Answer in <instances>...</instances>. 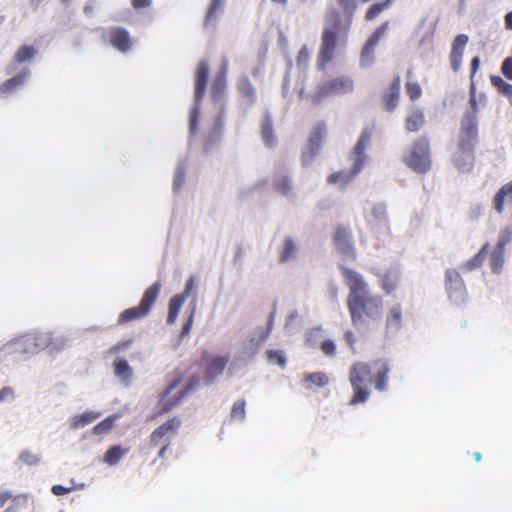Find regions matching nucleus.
<instances>
[{
	"label": "nucleus",
	"mask_w": 512,
	"mask_h": 512,
	"mask_svg": "<svg viewBox=\"0 0 512 512\" xmlns=\"http://www.w3.org/2000/svg\"><path fill=\"white\" fill-rule=\"evenodd\" d=\"M501 72L508 80H512V57H507L503 61Z\"/></svg>",
	"instance_id": "nucleus-51"
},
{
	"label": "nucleus",
	"mask_w": 512,
	"mask_h": 512,
	"mask_svg": "<svg viewBox=\"0 0 512 512\" xmlns=\"http://www.w3.org/2000/svg\"><path fill=\"white\" fill-rule=\"evenodd\" d=\"M127 452L128 449H122L121 446H112L104 454V462L110 466L116 465Z\"/></svg>",
	"instance_id": "nucleus-33"
},
{
	"label": "nucleus",
	"mask_w": 512,
	"mask_h": 512,
	"mask_svg": "<svg viewBox=\"0 0 512 512\" xmlns=\"http://www.w3.org/2000/svg\"><path fill=\"white\" fill-rule=\"evenodd\" d=\"M338 7L341 9V17L343 21L352 22V18L358 8L357 0H335Z\"/></svg>",
	"instance_id": "nucleus-29"
},
{
	"label": "nucleus",
	"mask_w": 512,
	"mask_h": 512,
	"mask_svg": "<svg viewBox=\"0 0 512 512\" xmlns=\"http://www.w3.org/2000/svg\"><path fill=\"white\" fill-rule=\"evenodd\" d=\"M100 417V413L93 412V411H86L82 414L75 415L71 419V428L78 429L81 427H84L90 423H92L94 420Z\"/></svg>",
	"instance_id": "nucleus-30"
},
{
	"label": "nucleus",
	"mask_w": 512,
	"mask_h": 512,
	"mask_svg": "<svg viewBox=\"0 0 512 512\" xmlns=\"http://www.w3.org/2000/svg\"><path fill=\"white\" fill-rule=\"evenodd\" d=\"M389 372V363L384 359H378L370 364L354 363L349 370V382L353 389V396L349 404L357 405L368 400L370 396L368 384H372L379 392L385 391L388 387Z\"/></svg>",
	"instance_id": "nucleus-2"
},
{
	"label": "nucleus",
	"mask_w": 512,
	"mask_h": 512,
	"mask_svg": "<svg viewBox=\"0 0 512 512\" xmlns=\"http://www.w3.org/2000/svg\"><path fill=\"white\" fill-rule=\"evenodd\" d=\"M488 247L489 245L485 244L477 254H475L469 261L465 263L464 268L470 271L480 267L484 261Z\"/></svg>",
	"instance_id": "nucleus-41"
},
{
	"label": "nucleus",
	"mask_w": 512,
	"mask_h": 512,
	"mask_svg": "<svg viewBox=\"0 0 512 512\" xmlns=\"http://www.w3.org/2000/svg\"><path fill=\"white\" fill-rule=\"evenodd\" d=\"M131 342L132 340L120 341L112 346L110 351L113 353H118L119 351L126 349L131 344Z\"/></svg>",
	"instance_id": "nucleus-58"
},
{
	"label": "nucleus",
	"mask_w": 512,
	"mask_h": 512,
	"mask_svg": "<svg viewBox=\"0 0 512 512\" xmlns=\"http://www.w3.org/2000/svg\"><path fill=\"white\" fill-rule=\"evenodd\" d=\"M350 26V22L343 21L338 9L330 7L327 10L317 56V68L319 70H324L333 59L338 45L346 42Z\"/></svg>",
	"instance_id": "nucleus-3"
},
{
	"label": "nucleus",
	"mask_w": 512,
	"mask_h": 512,
	"mask_svg": "<svg viewBox=\"0 0 512 512\" xmlns=\"http://www.w3.org/2000/svg\"><path fill=\"white\" fill-rule=\"evenodd\" d=\"M400 89L401 79L400 76H396L390 85L389 92L382 97L384 108L387 111L391 112L398 106Z\"/></svg>",
	"instance_id": "nucleus-22"
},
{
	"label": "nucleus",
	"mask_w": 512,
	"mask_h": 512,
	"mask_svg": "<svg viewBox=\"0 0 512 512\" xmlns=\"http://www.w3.org/2000/svg\"><path fill=\"white\" fill-rule=\"evenodd\" d=\"M194 314H195V306L193 307L190 315H189V318L187 319V321L184 323L183 327H182V330H181V336H185L187 334H189L191 328H192V324H193V319H194Z\"/></svg>",
	"instance_id": "nucleus-53"
},
{
	"label": "nucleus",
	"mask_w": 512,
	"mask_h": 512,
	"mask_svg": "<svg viewBox=\"0 0 512 512\" xmlns=\"http://www.w3.org/2000/svg\"><path fill=\"white\" fill-rule=\"evenodd\" d=\"M14 497L10 491L0 492V508L4 507L9 500L13 502Z\"/></svg>",
	"instance_id": "nucleus-60"
},
{
	"label": "nucleus",
	"mask_w": 512,
	"mask_h": 512,
	"mask_svg": "<svg viewBox=\"0 0 512 512\" xmlns=\"http://www.w3.org/2000/svg\"><path fill=\"white\" fill-rule=\"evenodd\" d=\"M261 135L266 146L273 147L275 138L273 133V126L270 117H266L261 124Z\"/></svg>",
	"instance_id": "nucleus-34"
},
{
	"label": "nucleus",
	"mask_w": 512,
	"mask_h": 512,
	"mask_svg": "<svg viewBox=\"0 0 512 512\" xmlns=\"http://www.w3.org/2000/svg\"><path fill=\"white\" fill-rule=\"evenodd\" d=\"M445 287L448 297L454 302H460L464 300L466 289L464 282L455 269H448L445 272Z\"/></svg>",
	"instance_id": "nucleus-14"
},
{
	"label": "nucleus",
	"mask_w": 512,
	"mask_h": 512,
	"mask_svg": "<svg viewBox=\"0 0 512 512\" xmlns=\"http://www.w3.org/2000/svg\"><path fill=\"white\" fill-rule=\"evenodd\" d=\"M237 90L240 95L248 101L249 104H254L256 102V91L248 76L244 75L238 80Z\"/></svg>",
	"instance_id": "nucleus-26"
},
{
	"label": "nucleus",
	"mask_w": 512,
	"mask_h": 512,
	"mask_svg": "<svg viewBox=\"0 0 512 512\" xmlns=\"http://www.w3.org/2000/svg\"><path fill=\"white\" fill-rule=\"evenodd\" d=\"M183 181V176L177 175L174 180V186L178 189L180 188V184Z\"/></svg>",
	"instance_id": "nucleus-64"
},
{
	"label": "nucleus",
	"mask_w": 512,
	"mask_h": 512,
	"mask_svg": "<svg viewBox=\"0 0 512 512\" xmlns=\"http://www.w3.org/2000/svg\"><path fill=\"white\" fill-rule=\"evenodd\" d=\"M425 124V116L421 109H413L405 119V129L408 132H417Z\"/></svg>",
	"instance_id": "nucleus-24"
},
{
	"label": "nucleus",
	"mask_w": 512,
	"mask_h": 512,
	"mask_svg": "<svg viewBox=\"0 0 512 512\" xmlns=\"http://www.w3.org/2000/svg\"><path fill=\"white\" fill-rule=\"evenodd\" d=\"M115 375L122 380H129L132 376V370L128 362L124 359L117 358L114 362Z\"/></svg>",
	"instance_id": "nucleus-36"
},
{
	"label": "nucleus",
	"mask_w": 512,
	"mask_h": 512,
	"mask_svg": "<svg viewBox=\"0 0 512 512\" xmlns=\"http://www.w3.org/2000/svg\"><path fill=\"white\" fill-rule=\"evenodd\" d=\"M404 162L417 173L427 172L431 164L428 139L422 137L414 141L409 153L404 157Z\"/></svg>",
	"instance_id": "nucleus-7"
},
{
	"label": "nucleus",
	"mask_w": 512,
	"mask_h": 512,
	"mask_svg": "<svg viewBox=\"0 0 512 512\" xmlns=\"http://www.w3.org/2000/svg\"><path fill=\"white\" fill-rule=\"evenodd\" d=\"M229 356H216L208 352H203L201 358L194 365L198 369H203V380L206 385H210L225 370Z\"/></svg>",
	"instance_id": "nucleus-8"
},
{
	"label": "nucleus",
	"mask_w": 512,
	"mask_h": 512,
	"mask_svg": "<svg viewBox=\"0 0 512 512\" xmlns=\"http://www.w3.org/2000/svg\"><path fill=\"white\" fill-rule=\"evenodd\" d=\"M181 426V420L177 417L170 418L162 425L157 427L149 437V445L157 447L162 442L171 441V438L177 433Z\"/></svg>",
	"instance_id": "nucleus-11"
},
{
	"label": "nucleus",
	"mask_w": 512,
	"mask_h": 512,
	"mask_svg": "<svg viewBox=\"0 0 512 512\" xmlns=\"http://www.w3.org/2000/svg\"><path fill=\"white\" fill-rule=\"evenodd\" d=\"M14 398V390L11 387H4L0 390V402H5Z\"/></svg>",
	"instance_id": "nucleus-55"
},
{
	"label": "nucleus",
	"mask_w": 512,
	"mask_h": 512,
	"mask_svg": "<svg viewBox=\"0 0 512 512\" xmlns=\"http://www.w3.org/2000/svg\"><path fill=\"white\" fill-rule=\"evenodd\" d=\"M209 77V66L205 60L199 62L196 70L195 80V101L199 103L206 91L207 81Z\"/></svg>",
	"instance_id": "nucleus-20"
},
{
	"label": "nucleus",
	"mask_w": 512,
	"mask_h": 512,
	"mask_svg": "<svg viewBox=\"0 0 512 512\" xmlns=\"http://www.w3.org/2000/svg\"><path fill=\"white\" fill-rule=\"evenodd\" d=\"M267 358L271 363H275L280 367H285L286 365V358L283 354V352L278 350H268L267 351Z\"/></svg>",
	"instance_id": "nucleus-47"
},
{
	"label": "nucleus",
	"mask_w": 512,
	"mask_h": 512,
	"mask_svg": "<svg viewBox=\"0 0 512 512\" xmlns=\"http://www.w3.org/2000/svg\"><path fill=\"white\" fill-rule=\"evenodd\" d=\"M506 202H512V181L504 184L494 197V208L497 213L504 211Z\"/></svg>",
	"instance_id": "nucleus-23"
},
{
	"label": "nucleus",
	"mask_w": 512,
	"mask_h": 512,
	"mask_svg": "<svg viewBox=\"0 0 512 512\" xmlns=\"http://www.w3.org/2000/svg\"><path fill=\"white\" fill-rule=\"evenodd\" d=\"M223 7L222 0H211L204 20V25L209 26L215 21L216 15Z\"/></svg>",
	"instance_id": "nucleus-40"
},
{
	"label": "nucleus",
	"mask_w": 512,
	"mask_h": 512,
	"mask_svg": "<svg viewBox=\"0 0 512 512\" xmlns=\"http://www.w3.org/2000/svg\"><path fill=\"white\" fill-rule=\"evenodd\" d=\"M469 103L471 110L467 111L461 121L459 133V149L467 155L469 163H464L460 157L455 158V165L461 170H470L473 165V145L477 140L478 135V120H477V101L475 96V86L471 85L469 91Z\"/></svg>",
	"instance_id": "nucleus-4"
},
{
	"label": "nucleus",
	"mask_w": 512,
	"mask_h": 512,
	"mask_svg": "<svg viewBox=\"0 0 512 512\" xmlns=\"http://www.w3.org/2000/svg\"><path fill=\"white\" fill-rule=\"evenodd\" d=\"M310 59V51L307 47V45H303L296 57V63L298 66H305Z\"/></svg>",
	"instance_id": "nucleus-49"
},
{
	"label": "nucleus",
	"mask_w": 512,
	"mask_h": 512,
	"mask_svg": "<svg viewBox=\"0 0 512 512\" xmlns=\"http://www.w3.org/2000/svg\"><path fill=\"white\" fill-rule=\"evenodd\" d=\"M504 262V250L496 247L495 251L490 256V265L493 272H499Z\"/></svg>",
	"instance_id": "nucleus-44"
},
{
	"label": "nucleus",
	"mask_w": 512,
	"mask_h": 512,
	"mask_svg": "<svg viewBox=\"0 0 512 512\" xmlns=\"http://www.w3.org/2000/svg\"><path fill=\"white\" fill-rule=\"evenodd\" d=\"M161 444H162V446H161V448H160V450H159V452H158V455H157L159 459H163V458H165L166 453H167V452L169 451V449H170L171 441H168V442H162Z\"/></svg>",
	"instance_id": "nucleus-62"
},
{
	"label": "nucleus",
	"mask_w": 512,
	"mask_h": 512,
	"mask_svg": "<svg viewBox=\"0 0 512 512\" xmlns=\"http://www.w3.org/2000/svg\"><path fill=\"white\" fill-rule=\"evenodd\" d=\"M326 134V125L324 122H318L312 128L309 138L308 144L313 153L317 152L320 148L321 141L323 140Z\"/></svg>",
	"instance_id": "nucleus-25"
},
{
	"label": "nucleus",
	"mask_w": 512,
	"mask_h": 512,
	"mask_svg": "<svg viewBox=\"0 0 512 512\" xmlns=\"http://www.w3.org/2000/svg\"><path fill=\"white\" fill-rule=\"evenodd\" d=\"M343 337H344V340L346 341V343L349 345V347L352 350H355L354 345L356 343V338L354 336V333L352 331L348 330L344 333Z\"/></svg>",
	"instance_id": "nucleus-57"
},
{
	"label": "nucleus",
	"mask_w": 512,
	"mask_h": 512,
	"mask_svg": "<svg viewBox=\"0 0 512 512\" xmlns=\"http://www.w3.org/2000/svg\"><path fill=\"white\" fill-rule=\"evenodd\" d=\"M274 188L285 197L292 196L293 185L291 179L287 175H283L277 179L274 182Z\"/></svg>",
	"instance_id": "nucleus-37"
},
{
	"label": "nucleus",
	"mask_w": 512,
	"mask_h": 512,
	"mask_svg": "<svg viewBox=\"0 0 512 512\" xmlns=\"http://www.w3.org/2000/svg\"><path fill=\"white\" fill-rule=\"evenodd\" d=\"M321 351L329 357H333L336 354V344L331 339H326L320 344Z\"/></svg>",
	"instance_id": "nucleus-48"
},
{
	"label": "nucleus",
	"mask_w": 512,
	"mask_h": 512,
	"mask_svg": "<svg viewBox=\"0 0 512 512\" xmlns=\"http://www.w3.org/2000/svg\"><path fill=\"white\" fill-rule=\"evenodd\" d=\"M511 238L512 232L509 229L503 231L498 241L497 248L500 250H505V246L511 241Z\"/></svg>",
	"instance_id": "nucleus-52"
},
{
	"label": "nucleus",
	"mask_w": 512,
	"mask_h": 512,
	"mask_svg": "<svg viewBox=\"0 0 512 512\" xmlns=\"http://www.w3.org/2000/svg\"><path fill=\"white\" fill-rule=\"evenodd\" d=\"M492 85L498 90L499 93L506 97H512V85L503 80L500 76L490 77Z\"/></svg>",
	"instance_id": "nucleus-39"
},
{
	"label": "nucleus",
	"mask_w": 512,
	"mask_h": 512,
	"mask_svg": "<svg viewBox=\"0 0 512 512\" xmlns=\"http://www.w3.org/2000/svg\"><path fill=\"white\" fill-rule=\"evenodd\" d=\"M161 289V283L155 282L149 286L145 291L140 300L139 305L128 308L121 312L118 316L117 323L124 325L128 322L135 321L146 317L152 306L155 304Z\"/></svg>",
	"instance_id": "nucleus-6"
},
{
	"label": "nucleus",
	"mask_w": 512,
	"mask_h": 512,
	"mask_svg": "<svg viewBox=\"0 0 512 512\" xmlns=\"http://www.w3.org/2000/svg\"><path fill=\"white\" fill-rule=\"evenodd\" d=\"M114 426V418L113 417H107L103 421L99 422L93 427V433L96 435H103L107 434L112 430Z\"/></svg>",
	"instance_id": "nucleus-43"
},
{
	"label": "nucleus",
	"mask_w": 512,
	"mask_h": 512,
	"mask_svg": "<svg viewBox=\"0 0 512 512\" xmlns=\"http://www.w3.org/2000/svg\"><path fill=\"white\" fill-rule=\"evenodd\" d=\"M198 116H199L198 108H194L193 111L190 114V119H189L190 131L192 133H194L196 128H197Z\"/></svg>",
	"instance_id": "nucleus-54"
},
{
	"label": "nucleus",
	"mask_w": 512,
	"mask_h": 512,
	"mask_svg": "<svg viewBox=\"0 0 512 512\" xmlns=\"http://www.w3.org/2000/svg\"><path fill=\"white\" fill-rule=\"evenodd\" d=\"M19 460L29 466L36 465L39 462L38 456L31 453L30 451H23L19 456Z\"/></svg>",
	"instance_id": "nucleus-50"
},
{
	"label": "nucleus",
	"mask_w": 512,
	"mask_h": 512,
	"mask_svg": "<svg viewBox=\"0 0 512 512\" xmlns=\"http://www.w3.org/2000/svg\"><path fill=\"white\" fill-rule=\"evenodd\" d=\"M344 284L349 290L347 308L352 324L357 328L381 320L383 314V299L380 295L372 294L367 282L358 272L341 267Z\"/></svg>",
	"instance_id": "nucleus-1"
},
{
	"label": "nucleus",
	"mask_w": 512,
	"mask_h": 512,
	"mask_svg": "<svg viewBox=\"0 0 512 512\" xmlns=\"http://www.w3.org/2000/svg\"><path fill=\"white\" fill-rule=\"evenodd\" d=\"M353 88V80L349 76L344 75L321 83L317 87L316 94L313 98L314 100H320L325 97L343 95L352 92Z\"/></svg>",
	"instance_id": "nucleus-9"
},
{
	"label": "nucleus",
	"mask_w": 512,
	"mask_h": 512,
	"mask_svg": "<svg viewBox=\"0 0 512 512\" xmlns=\"http://www.w3.org/2000/svg\"><path fill=\"white\" fill-rule=\"evenodd\" d=\"M50 344V336L47 333H31L20 337L17 342V349L27 352H37Z\"/></svg>",
	"instance_id": "nucleus-17"
},
{
	"label": "nucleus",
	"mask_w": 512,
	"mask_h": 512,
	"mask_svg": "<svg viewBox=\"0 0 512 512\" xmlns=\"http://www.w3.org/2000/svg\"><path fill=\"white\" fill-rule=\"evenodd\" d=\"M131 4L135 9L147 8L151 4V0H131Z\"/></svg>",
	"instance_id": "nucleus-61"
},
{
	"label": "nucleus",
	"mask_w": 512,
	"mask_h": 512,
	"mask_svg": "<svg viewBox=\"0 0 512 512\" xmlns=\"http://www.w3.org/2000/svg\"><path fill=\"white\" fill-rule=\"evenodd\" d=\"M389 29V21H384L379 25L374 32L366 40L361 50V63L363 65H369L373 62V54L376 46L378 45L381 38L387 33Z\"/></svg>",
	"instance_id": "nucleus-15"
},
{
	"label": "nucleus",
	"mask_w": 512,
	"mask_h": 512,
	"mask_svg": "<svg viewBox=\"0 0 512 512\" xmlns=\"http://www.w3.org/2000/svg\"><path fill=\"white\" fill-rule=\"evenodd\" d=\"M402 324V306L400 304L393 305L386 316V329L399 330Z\"/></svg>",
	"instance_id": "nucleus-27"
},
{
	"label": "nucleus",
	"mask_w": 512,
	"mask_h": 512,
	"mask_svg": "<svg viewBox=\"0 0 512 512\" xmlns=\"http://www.w3.org/2000/svg\"><path fill=\"white\" fill-rule=\"evenodd\" d=\"M36 52L33 46L23 45L17 50L14 60L16 63L29 61L36 55Z\"/></svg>",
	"instance_id": "nucleus-38"
},
{
	"label": "nucleus",
	"mask_w": 512,
	"mask_h": 512,
	"mask_svg": "<svg viewBox=\"0 0 512 512\" xmlns=\"http://www.w3.org/2000/svg\"><path fill=\"white\" fill-rule=\"evenodd\" d=\"M297 246L295 241L291 237H286L283 242V247L279 253V261L286 263L296 254Z\"/></svg>",
	"instance_id": "nucleus-32"
},
{
	"label": "nucleus",
	"mask_w": 512,
	"mask_h": 512,
	"mask_svg": "<svg viewBox=\"0 0 512 512\" xmlns=\"http://www.w3.org/2000/svg\"><path fill=\"white\" fill-rule=\"evenodd\" d=\"M371 136L372 129L365 128L362 130L360 137L353 147L349 157L352 161L351 168L349 170H340L330 174L327 178V182L329 184H340L342 187H345L355 179V177L363 169L368 158L365 150L370 143Z\"/></svg>",
	"instance_id": "nucleus-5"
},
{
	"label": "nucleus",
	"mask_w": 512,
	"mask_h": 512,
	"mask_svg": "<svg viewBox=\"0 0 512 512\" xmlns=\"http://www.w3.org/2000/svg\"><path fill=\"white\" fill-rule=\"evenodd\" d=\"M505 27L508 30H512V11L507 13L505 16Z\"/></svg>",
	"instance_id": "nucleus-63"
},
{
	"label": "nucleus",
	"mask_w": 512,
	"mask_h": 512,
	"mask_svg": "<svg viewBox=\"0 0 512 512\" xmlns=\"http://www.w3.org/2000/svg\"><path fill=\"white\" fill-rule=\"evenodd\" d=\"M230 416L235 420H243L245 418V401L243 399L234 402Z\"/></svg>",
	"instance_id": "nucleus-46"
},
{
	"label": "nucleus",
	"mask_w": 512,
	"mask_h": 512,
	"mask_svg": "<svg viewBox=\"0 0 512 512\" xmlns=\"http://www.w3.org/2000/svg\"><path fill=\"white\" fill-rule=\"evenodd\" d=\"M304 383L307 385V388H311L312 386L321 388L328 385L329 377L324 372L308 373L304 376Z\"/></svg>",
	"instance_id": "nucleus-31"
},
{
	"label": "nucleus",
	"mask_w": 512,
	"mask_h": 512,
	"mask_svg": "<svg viewBox=\"0 0 512 512\" xmlns=\"http://www.w3.org/2000/svg\"><path fill=\"white\" fill-rule=\"evenodd\" d=\"M405 90L411 101H415L422 95L421 86L414 81H407L405 84Z\"/></svg>",
	"instance_id": "nucleus-45"
},
{
	"label": "nucleus",
	"mask_w": 512,
	"mask_h": 512,
	"mask_svg": "<svg viewBox=\"0 0 512 512\" xmlns=\"http://www.w3.org/2000/svg\"><path fill=\"white\" fill-rule=\"evenodd\" d=\"M51 491L56 496H62L69 493L71 491V488H67L62 485H54Z\"/></svg>",
	"instance_id": "nucleus-59"
},
{
	"label": "nucleus",
	"mask_w": 512,
	"mask_h": 512,
	"mask_svg": "<svg viewBox=\"0 0 512 512\" xmlns=\"http://www.w3.org/2000/svg\"><path fill=\"white\" fill-rule=\"evenodd\" d=\"M181 426V420L177 417L170 418L162 425L157 427L149 437V445L157 447L162 442L171 441V438L177 433Z\"/></svg>",
	"instance_id": "nucleus-12"
},
{
	"label": "nucleus",
	"mask_w": 512,
	"mask_h": 512,
	"mask_svg": "<svg viewBox=\"0 0 512 512\" xmlns=\"http://www.w3.org/2000/svg\"><path fill=\"white\" fill-rule=\"evenodd\" d=\"M180 378L175 379L172 383L168 385V387L165 389V391L161 394L160 400L158 402V413L164 414L172 410L180 401L181 399L193 390L196 386L200 383V377L197 375L191 376L187 382V385L183 391L180 392V394L174 398L169 399V394L179 385Z\"/></svg>",
	"instance_id": "nucleus-10"
},
{
	"label": "nucleus",
	"mask_w": 512,
	"mask_h": 512,
	"mask_svg": "<svg viewBox=\"0 0 512 512\" xmlns=\"http://www.w3.org/2000/svg\"><path fill=\"white\" fill-rule=\"evenodd\" d=\"M195 287V277L191 275L186 281L185 289L182 293L176 294L173 296L168 305V315H167V324H174L177 320L179 311L187 300V298L192 294Z\"/></svg>",
	"instance_id": "nucleus-13"
},
{
	"label": "nucleus",
	"mask_w": 512,
	"mask_h": 512,
	"mask_svg": "<svg viewBox=\"0 0 512 512\" xmlns=\"http://www.w3.org/2000/svg\"><path fill=\"white\" fill-rule=\"evenodd\" d=\"M111 45L122 53H126L131 47L129 32L122 27H111L108 31Z\"/></svg>",
	"instance_id": "nucleus-18"
},
{
	"label": "nucleus",
	"mask_w": 512,
	"mask_h": 512,
	"mask_svg": "<svg viewBox=\"0 0 512 512\" xmlns=\"http://www.w3.org/2000/svg\"><path fill=\"white\" fill-rule=\"evenodd\" d=\"M479 65H480V59L479 57H474L472 60H471V74H470V80H471V85H475V81H474V77H475V74L476 72L478 71L479 69Z\"/></svg>",
	"instance_id": "nucleus-56"
},
{
	"label": "nucleus",
	"mask_w": 512,
	"mask_h": 512,
	"mask_svg": "<svg viewBox=\"0 0 512 512\" xmlns=\"http://www.w3.org/2000/svg\"><path fill=\"white\" fill-rule=\"evenodd\" d=\"M30 76V70L29 69H23L19 74L16 76L6 80L0 85V95L1 96H7L18 89H20L26 82V80Z\"/></svg>",
	"instance_id": "nucleus-21"
},
{
	"label": "nucleus",
	"mask_w": 512,
	"mask_h": 512,
	"mask_svg": "<svg viewBox=\"0 0 512 512\" xmlns=\"http://www.w3.org/2000/svg\"><path fill=\"white\" fill-rule=\"evenodd\" d=\"M467 43L468 36L465 34H459L453 40L449 59L451 68L454 72H458L461 67L462 57Z\"/></svg>",
	"instance_id": "nucleus-19"
},
{
	"label": "nucleus",
	"mask_w": 512,
	"mask_h": 512,
	"mask_svg": "<svg viewBox=\"0 0 512 512\" xmlns=\"http://www.w3.org/2000/svg\"><path fill=\"white\" fill-rule=\"evenodd\" d=\"M398 285V274L395 272H386L380 282L382 290L386 294H391Z\"/></svg>",
	"instance_id": "nucleus-35"
},
{
	"label": "nucleus",
	"mask_w": 512,
	"mask_h": 512,
	"mask_svg": "<svg viewBox=\"0 0 512 512\" xmlns=\"http://www.w3.org/2000/svg\"><path fill=\"white\" fill-rule=\"evenodd\" d=\"M226 90V75L225 72H219L213 79L210 96L214 101L220 100Z\"/></svg>",
	"instance_id": "nucleus-28"
},
{
	"label": "nucleus",
	"mask_w": 512,
	"mask_h": 512,
	"mask_svg": "<svg viewBox=\"0 0 512 512\" xmlns=\"http://www.w3.org/2000/svg\"><path fill=\"white\" fill-rule=\"evenodd\" d=\"M334 243L339 253L351 259L356 258V251L352 242V234L347 227L342 225H338L336 227Z\"/></svg>",
	"instance_id": "nucleus-16"
},
{
	"label": "nucleus",
	"mask_w": 512,
	"mask_h": 512,
	"mask_svg": "<svg viewBox=\"0 0 512 512\" xmlns=\"http://www.w3.org/2000/svg\"><path fill=\"white\" fill-rule=\"evenodd\" d=\"M28 508L27 495H16L13 498V503L5 509L4 512H24Z\"/></svg>",
	"instance_id": "nucleus-42"
}]
</instances>
